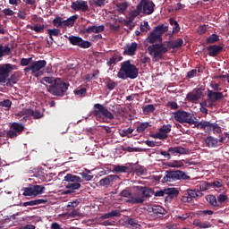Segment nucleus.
I'll return each instance as SVG.
<instances>
[{
    "instance_id": "obj_1",
    "label": "nucleus",
    "mask_w": 229,
    "mask_h": 229,
    "mask_svg": "<svg viewBox=\"0 0 229 229\" xmlns=\"http://www.w3.org/2000/svg\"><path fill=\"white\" fill-rule=\"evenodd\" d=\"M18 67L12 64H0V83L6 82V87H13L19 81L17 74L13 73L10 76V72L17 71ZM9 78V79H8Z\"/></svg>"
},
{
    "instance_id": "obj_2",
    "label": "nucleus",
    "mask_w": 229,
    "mask_h": 229,
    "mask_svg": "<svg viewBox=\"0 0 229 229\" xmlns=\"http://www.w3.org/2000/svg\"><path fill=\"white\" fill-rule=\"evenodd\" d=\"M139 76V69L131 61L127 60L121 63L120 69L117 73V78L120 80H135Z\"/></svg>"
},
{
    "instance_id": "obj_3",
    "label": "nucleus",
    "mask_w": 229,
    "mask_h": 229,
    "mask_svg": "<svg viewBox=\"0 0 229 229\" xmlns=\"http://www.w3.org/2000/svg\"><path fill=\"white\" fill-rule=\"evenodd\" d=\"M67 90H69V83L60 78L55 79L54 83L47 88V92L59 98H64L67 94Z\"/></svg>"
},
{
    "instance_id": "obj_4",
    "label": "nucleus",
    "mask_w": 229,
    "mask_h": 229,
    "mask_svg": "<svg viewBox=\"0 0 229 229\" xmlns=\"http://www.w3.org/2000/svg\"><path fill=\"white\" fill-rule=\"evenodd\" d=\"M92 114L96 117L97 121H100V123H107L108 119L110 121L115 119L114 114L101 104L94 105Z\"/></svg>"
},
{
    "instance_id": "obj_5",
    "label": "nucleus",
    "mask_w": 229,
    "mask_h": 229,
    "mask_svg": "<svg viewBox=\"0 0 229 229\" xmlns=\"http://www.w3.org/2000/svg\"><path fill=\"white\" fill-rule=\"evenodd\" d=\"M169 30V26L167 24H161L153 30L152 32H150L148 36V42L149 44H155V42H162V35L164 33H167Z\"/></svg>"
},
{
    "instance_id": "obj_6",
    "label": "nucleus",
    "mask_w": 229,
    "mask_h": 229,
    "mask_svg": "<svg viewBox=\"0 0 229 229\" xmlns=\"http://www.w3.org/2000/svg\"><path fill=\"white\" fill-rule=\"evenodd\" d=\"M148 51L153 56V62H159V60H162L164 55L167 53V47L160 44H154L148 47Z\"/></svg>"
},
{
    "instance_id": "obj_7",
    "label": "nucleus",
    "mask_w": 229,
    "mask_h": 229,
    "mask_svg": "<svg viewBox=\"0 0 229 229\" xmlns=\"http://www.w3.org/2000/svg\"><path fill=\"white\" fill-rule=\"evenodd\" d=\"M174 117L178 123H187L188 124H195L196 121H198V118L193 114L182 110L174 112Z\"/></svg>"
},
{
    "instance_id": "obj_8",
    "label": "nucleus",
    "mask_w": 229,
    "mask_h": 229,
    "mask_svg": "<svg viewBox=\"0 0 229 229\" xmlns=\"http://www.w3.org/2000/svg\"><path fill=\"white\" fill-rule=\"evenodd\" d=\"M47 65V62L46 60H38V61H34L30 63V64L23 69L24 72L26 74H35L36 72H38L39 71H42L44 67Z\"/></svg>"
},
{
    "instance_id": "obj_9",
    "label": "nucleus",
    "mask_w": 229,
    "mask_h": 229,
    "mask_svg": "<svg viewBox=\"0 0 229 229\" xmlns=\"http://www.w3.org/2000/svg\"><path fill=\"white\" fill-rule=\"evenodd\" d=\"M120 195L123 198H129L126 201H127V203H131L132 205H140V204L144 203V201H146L145 199L139 197V195H137V193L131 194V192H130V191H128V190L122 191L120 192Z\"/></svg>"
},
{
    "instance_id": "obj_10",
    "label": "nucleus",
    "mask_w": 229,
    "mask_h": 229,
    "mask_svg": "<svg viewBox=\"0 0 229 229\" xmlns=\"http://www.w3.org/2000/svg\"><path fill=\"white\" fill-rule=\"evenodd\" d=\"M30 22L32 25L29 26V28L31 30V31H35L36 33H43L44 30H46V25L40 23L44 22V19L37 16V14H34L31 17Z\"/></svg>"
},
{
    "instance_id": "obj_11",
    "label": "nucleus",
    "mask_w": 229,
    "mask_h": 229,
    "mask_svg": "<svg viewBox=\"0 0 229 229\" xmlns=\"http://www.w3.org/2000/svg\"><path fill=\"white\" fill-rule=\"evenodd\" d=\"M138 9L145 15H151L155 12V4L151 0H140Z\"/></svg>"
},
{
    "instance_id": "obj_12",
    "label": "nucleus",
    "mask_w": 229,
    "mask_h": 229,
    "mask_svg": "<svg viewBox=\"0 0 229 229\" xmlns=\"http://www.w3.org/2000/svg\"><path fill=\"white\" fill-rule=\"evenodd\" d=\"M24 131V126L19 123H10L9 131H7V137L9 139H17L21 133Z\"/></svg>"
},
{
    "instance_id": "obj_13",
    "label": "nucleus",
    "mask_w": 229,
    "mask_h": 229,
    "mask_svg": "<svg viewBox=\"0 0 229 229\" xmlns=\"http://www.w3.org/2000/svg\"><path fill=\"white\" fill-rule=\"evenodd\" d=\"M68 40L72 46H78V47H81L82 49H89L92 46L90 41L83 40V38L78 36H70L68 37Z\"/></svg>"
},
{
    "instance_id": "obj_14",
    "label": "nucleus",
    "mask_w": 229,
    "mask_h": 229,
    "mask_svg": "<svg viewBox=\"0 0 229 229\" xmlns=\"http://www.w3.org/2000/svg\"><path fill=\"white\" fill-rule=\"evenodd\" d=\"M204 141L207 148H219V146L225 144V137L217 139L213 136H208Z\"/></svg>"
},
{
    "instance_id": "obj_15",
    "label": "nucleus",
    "mask_w": 229,
    "mask_h": 229,
    "mask_svg": "<svg viewBox=\"0 0 229 229\" xmlns=\"http://www.w3.org/2000/svg\"><path fill=\"white\" fill-rule=\"evenodd\" d=\"M171 131V125H163L158 132L151 134L152 139H159V140H164L167 139V134Z\"/></svg>"
},
{
    "instance_id": "obj_16",
    "label": "nucleus",
    "mask_w": 229,
    "mask_h": 229,
    "mask_svg": "<svg viewBox=\"0 0 229 229\" xmlns=\"http://www.w3.org/2000/svg\"><path fill=\"white\" fill-rule=\"evenodd\" d=\"M72 10H74V12H89V4L87 1L83 0H77L75 2L72 3L71 5Z\"/></svg>"
},
{
    "instance_id": "obj_17",
    "label": "nucleus",
    "mask_w": 229,
    "mask_h": 229,
    "mask_svg": "<svg viewBox=\"0 0 229 229\" xmlns=\"http://www.w3.org/2000/svg\"><path fill=\"white\" fill-rule=\"evenodd\" d=\"M194 128H197L198 130H204L206 131V133H210L214 128V123H210L208 121H200L198 122L196 120V123H194Z\"/></svg>"
},
{
    "instance_id": "obj_18",
    "label": "nucleus",
    "mask_w": 229,
    "mask_h": 229,
    "mask_svg": "<svg viewBox=\"0 0 229 229\" xmlns=\"http://www.w3.org/2000/svg\"><path fill=\"white\" fill-rule=\"evenodd\" d=\"M19 115H28L29 117H33V119H42L44 117V113L38 110H33L31 108L23 109L20 112Z\"/></svg>"
},
{
    "instance_id": "obj_19",
    "label": "nucleus",
    "mask_w": 229,
    "mask_h": 229,
    "mask_svg": "<svg viewBox=\"0 0 229 229\" xmlns=\"http://www.w3.org/2000/svg\"><path fill=\"white\" fill-rule=\"evenodd\" d=\"M203 96V91L201 89H193L191 92H189L186 96V99L190 101V103H198L201 97Z\"/></svg>"
},
{
    "instance_id": "obj_20",
    "label": "nucleus",
    "mask_w": 229,
    "mask_h": 229,
    "mask_svg": "<svg viewBox=\"0 0 229 229\" xmlns=\"http://www.w3.org/2000/svg\"><path fill=\"white\" fill-rule=\"evenodd\" d=\"M138 47H139V45H137V43L135 42L128 44L123 48V55L125 56H133V55L137 53Z\"/></svg>"
},
{
    "instance_id": "obj_21",
    "label": "nucleus",
    "mask_w": 229,
    "mask_h": 229,
    "mask_svg": "<svg viewBox=\"0 0 229 229\" xmlns=\"http://www.w3.org/2000/svg\"><path fill=\"white\" fill-rule=\"evenodd\" d=\"M136 189L139 192H140L141 197L140 198H142V199H144V198H152L153 195L155 194V191L148 187L137 186Z\"/></svg>"
},
{
    "instance_id": "obj_22",
    "label": "nucleus",
    "mask_w": 229,
    "mask_h": 229,
    "mask_svg": "<svg viewBox=\"0 0 229 229\" xmlns=\"http://www.w3.org/2000/svg\"><path fill=\"white\" fill-rule=\"evenodd\" d=\"M116 180H119V176L111 174L101 179L98 183L101 187H107V185H112Z\"/></svg>"
},
{
    "instance_id": "obj_23",
    "label": "nucleus",
    "mask_w": 229,
    "mask_h": 229,
    "mask_svg": "<svg viewBox=\"0 0 229 229\" xmlns=\"http://www.w3.org/2000/svg\"><path fill=\"white\" fill-rule=\"evenodd\" d=\"M123 60V55L119 52H115L112 55L109 60L106 62L107 67H114V65H117L118 62Z\"/></svg>"
},
{
    "instance_id": "obj_24",
    "label": "nucleus",
    "mask_w": 229,
    "mask_h": 229,
    "mask_svg": "<svg viewBox=\"0 0 229 229\" xmlns=\"http://www.w3.org/2000/svg\"><path fill=\"white\" fill-rule=\"evenodd\" d=\"M105 31V25H92L85 29L82 32L90 35V33H103Z\"/></svg>"
},
{
    "instance_id": "obj_25",
    "label": "nucleus",
    "mask_w": 229,
    "mask_h": 229,
    "mask_svg": "<svg viewBox=\"0 0 229 229\" xmlns=\"http://www.w3.org/2000/svg\"><path fill=\"white\" fill-rule=\"evenodd\" d=\"M208 98L210 99V101H212V103H216V101H219L220 99H223V98H225V95H223V92L208 89Z\"/></svg>"
},
{
    "instance_id": "obj_26",
    "label": "nucleus",
    "mask_w": 229,
    "mask_h": 229,
    "mask_svg": "<svg viewBox=\"0 0 229 229\" xmlns=\"http://www.w3.org/2000/svg\"><path fill=\"white\" fill-rule=\"evenodd\" d=\"M208 55L215 58L217 56L221 51H223V47L217 45H210L208 47Z\"/></svg>"
},
{
    "instance_id": "obj_27",
    "label": "nucleus",
    "mask_w": 229,
    "mask_h": 229,
    "mask_svg": "<svg viewBox=\"0 0 229 229\" xmlns=\"http://www.w3.org/2000/svg\"><path fill=\"white\" fill-rule=\"evenodd\" d=\"M64 182H67L68 183H82L83 179L78 175H74L72 174H67L64 176Z\"/></svg>"
},
{
    "instance_id": "obj_28",
    "label": "nucleus",
    "mask_w": 229,
    "mask_h": 229,
    "mask_svg": "<svg viewBox=\"0 0 229 229\" xmlns=\"http://www.w3.org/2000/svg\"><path fill=\"white\" fill-rule=\"evenodd\" d=\"M173 178L174 180H191V176L180 170H173Z\"/></svg>"
},
{
    "instance_id": "obj_29",
    "label": "nucleus",
    "mask_w": 229,
    "mask_h": 229,
    "mask_svg": "<svg viewBox=\"0 0 229 229\" xmlns=\"http://www.w3.org/2000/svg\"><path fill=\"white\" fill-rule=\"evenodd\" d=\"M156 180H157V182H162V183L171 182V180H173V171H166L165 175L157 176Z\"/></svg>"
},
{
    "instance_id": "obj_30",
    "label": "nucleus",
    "mask_w": 229,
    "mask_h": 229,
    "mask_svg": "<svg viewBox=\"0 0 229 229\" xmlns=\"http://www.w3.org/2000/svg\"><path fill=\"white\" fill-rule=\"evenodd\" d=\"M167 194L170 198H173V188H165L164 190H160L157 191H154V196L156 198H162Z\"/></svg>"
},
{
    "instance_id": "obj_31",
    "label": "nucleus",
    "mask_w": 229,
    "mask_h": 229,
    "mask_svg": "<svg viewBox=\"0 0 229 229\" xmlns=\"http://www.w3.org/2000/svg\"><path fill=\"white\" fill-rule=\"evenodd\" d=\"M42 203H47V200L44 199H38L23 202L21 204V207H35V205H42Z\"/></svg>"
},
{
    "instance_id": "obj_32",
    "label": "nucleus",
    "mask_w": 229,
    "mask_h": 229,
    "mask_svg": "<svg viewBox=\"0 0 229 229\" xmlns=\"http://www.w3.org/2000/svg\"><path fill=\"white\" fill-rule=\"evenodd\" d=\"M187 194L191 199H192V198L199 199L203 197V192L199 191V190H188Z\"/></svg>"
},
{
    "instance_id": "obj_33",
    "label": "nucleus",
    "mask_w": 229,
    "mask_h": 229,
    "mask_svg": "<svg viewBox=\"0 0 229 229\" xmlns=\"http://www.w3.org/2000/svg\"><path fill=\"white\" fill-rule=\"evenodd\" d=\"M65 189H70L72 192H76V191H80L81 189V182H68L64 183Z\"/></svg>"
},
{
    "instance_id": "obj_34",
    "label": "nucleus",
    "mask_w": 229,
    "mask_h": 229,
    "mask_svg": "<svg viewBox=\"0 0 229 229\" xmlns=\"http://www.w3.org/2000/svg\"><path fill=\"white\" fill-rule=\"evenodd\" d=\"M150 212H152L153 214H155V216H163L164 212H165V209H164V208H162L161 206H151L149 208Z\"/></svg>"
},
{
    "instance_id": "obj_35",
    "label": "nucleus",
    "mask_w": 229,
    "mask_h": 229,
    "mask_svg": "<svg viewBox=\"0 0 229 229\" xmlns=\"http://www.w3.org/2000/svg\"><path fill=\"white\" fill-rule=\"evenodd\" d=\"M114 173H130V166L114 165L113 166Z\"/></svg>"
},
{
    "instance_id": "obj_36",
    "label": "nucleus",
    "mask_w": 229,
    "mask_h": 229,
    "mask_svg": "<svg viewBox=\"0 0 229 229\" xmlns=\"http://www.w3.org/2000/svg\"><path fill=\"white\" fill-rule=\"evenodd\" d=\"M126 225H130V228L132 229H139L140 228V225H139V220L135 219V218H128L125 221Z\"/></svg>"
},
{
    "instance_id": "obj_37",
    "label": "nucleus",
    "mask_w": 229,
    "mask_h": 229,
    "mask_svg": "<svg viewBox=\"0 0 229 229\" xmlns=\"http://www.w3.org/2000/svg\"><path fill=\"white\" fill-rule=\"evenodd\" d=\"M104 82H105V85H106L107 90H114V89H115V87H117V82L114 81L110 78H106L104 81Z\"/></svg>"
},
{
    "instance_id": "obj_38",
    "label": "nucleus",
    "mask_w": 229,
    "mask_h": 229,
    "mask_svg": "<svg viewBox=\"0 0 229 229\" xmlns=\"http://www.w3.org/2000/svg\"><path fill=\"white\" fill-rule=\"evenodd\" d=\"M73 94L77 96V98H85L87 96V88L79 87L73 90Z\"/></svg>"
},
{
    "instance_id": "obj_39",
    "label": "nucleus",
    "mask_w": 229,
    "mask_h": 229,
    "mask_svg": "<svg viewBox=\"0 0 229 229\" xmlns=\"http://www.w3.org/2000/svg\"><path fill=\"white\" fill-rule=\"evenodd\" d=\"M78 14H74L68 18L67 20L64 21V27L65 26H74V22L78 20Z\"/></svg>"
},
{
    "instance_id": "obj_40",
    "label": "nucleus",
    "mask_w": 229,
    "mask_h": 229,
    "mask_svg": "<svg viewBox=\"0 0 229 229\" xmlns=\"http://www.w3.org/2000/svg\"><path fill=\"white\" fill-rule=\"evenodd\" d=\"M131 133H133V128L129 127L128 129H122L119 131V135L121 137H128V139H130V135H131Z\"/></svg>"
},
{
    "instance_id": "obj_41",
    "label": "nucleus",
    "mask_w": 229,
    "mask_h": 229,
    "mask_svg": "<svg viewBox=\"0 0 229 229\" xmlns=\"http://www.w3.org/2000/svg\"><path fill=\"white\" fill-rule=\"evenodd\" d=\"M207 201L211 205V207H219V204L217 203V199L215 195H208L206 196Z\"/></svg>"
},
{
    "instance_id": "obj_42",
    "label": "nucleus",
    "mask_w": 229,
    "mask_h": 229,
    "mask_svg": "<svg viewBox=\"0 0 229 229\" xmlns=\"http://www.w3.org/2000/svg\"><path fill=\"white\" fill-rule=\"evenodd\" d=\"M116 10L119 13H124L128 10V3H118L116 4Z\"/></svg>"
},
{
    "instance_id": "obj_43",
    "label": "nucleus",
    "mask_w": 229,
    "mask_h": 229,
    "mask_svg": "<svg viewBox=\"0 0 229 229\" xmlns=\"http://www.w3.org/2000/svg\"><path fill=\"white\" fill-rule=\"evenodd\" d=\"M47 33L49 35L50 39L52 40L50 44H53V41L55 40L53 38V37H59L60 30H58V29H49V30H47Z\"/></svg>"
},
{
    "instance_id": "obj_44",
    "label": "nucleus",
    "mask_w": 229,
    "mask_h": 229,
    "mask_svg": "<svg viewBox=\"0 0 229 229\" xmlns=\"http://www.w3.org/2000/svg\"><path fill=\"white\" fill-rule=\"evenodd\" d=\"M32 189L34 191V196H38V194H44V191H46V187L42 185H32Z\"/></svg>"
},
{
    "instance_id": "obj_45",
    "label": "nucleus",
    "mask_w": 229,
    "mask_h": 229,
    "mask_svg": "<svg viewBox=\"0 0 229 229\" xmlns=\"http://www.w3.org/2000/svg\"><path fill=\"white\" fill-rule=\"evenodd\" d=\"M81 177L86 181V182H90L92 178H94V175H90V170L85 168L82 173H81Z\"/></svg>"
},
{
    "instance_id": "obj_46",
    "label": "nucleus",
    "mask_w": 229,
    "mask_h": 229,
    "mask_svg": "<svg viewBox=\"0 0 229 229\" xmlns=\"http://www.w3.org/2000/svg\"><path fill=\"white\" fill-rule=\"evenodd\" d=\"M173 153H178L179 155H189V149L182 147H174Z\"/></svg>"
},
{
    "instance_id": "obj_47",
    "label": "nucleus",
    "mask_w": 229,
    "mask_h": 229,
    "mask_svg": "<svg viewBox=\"0 0 229 229\" xmlns=\"http://www.w3.org/2000/svg\"><path fill=\"white\" fill-rule=\"evenodd\" d=\"M11 51L12 49H10V47L0 45V58L6 56V55H10Z\"/></svg>"
},
{
    "instance_id": "obj_48",
    "label": "nucleus",
    "mask_w": 229,
    "mask_h": 229,
    "mask_svg": "<svg viewBox=\"0 0 229 229\" xmlns=\"http://www.w3.org/2000/svg\"><path fill=\"white\" fill-rule=\"evenodd\" d=\"M149 127V123L144 122L141 123L140 125L137 126L136 131L138 133H144L146 130Z\"/></svg>"
},
{
    "instance_id": "obj_49",
    "label": "nucleus",
    "mask_w": 229,
    "mask_h": 229,
    "mask_svg": "<svg viewBox=\"0 0 229 229\" xmlns=\"http://www.w3.org/2000/svg\"><path fill=\"white\" fill-rule=\"evenodd\" d=\"M153 112H155V106L153 104L143 106V114H145V115H148V114H153Z\"/></svg>"
},
{
    "instance_id": "obj_50",
    "label": "nucleus",
    "mask_w": 229,
    "mask_h": 229,
    "mask_svg": "<svg viewBox=\"0 0 229 229\" xmlns=\"http://www.w3.org/2000/svg\"><path fill=\"white\" fill-rule=\"evenodd\" d=\"M52 23L55 28H64V21H62V17H55Z\"/></svg>"
},
{
    "instance_id": "obj_51",
    "label": "nucleus",
    "mask_w": 229,
    "mask_h": 229,
    "mask_svg": "<svg viewBox=\"0 0 229 229\" xmlns=\"http://www.w3.org/2000/svg\"><path fill=\"white\" fill-rule=\"evenodd\" d=\"M33 58L29 57V58H21V67H30V64L31 65Z\"/></svg>"
},
{
    "instance_id": "obj_52",
    "label": "nucleus",
    "mask_w": 229,
    "mask_h": 229,
    "mask_svg": "<svg viewBox=\"0 0 229 229\" xmlns=\"http://www.w3.org/2000/svg\"><path fill=\"white\" fill-rule=\"evenodd\" d=\"M215 42H219V36L212 34L208 38L207 44H215Z\"/></svg>"
},
{
    "instance_id": "obj_53",
    "label": "nucleus",
    "mask_w": 229,
    "mask_h": 229,
    "mask_svg": "<svg viewBox=\"0 0 229 229\" xmlns=\"http://www.w3.org/2000/svg\"><path fill=\"white\" fill-rule=\"evenodd\" d=\"M226 199H228V196H226L225 194H220L216 200L218 207L219 208L223 207V203H225V201H226Z\"/></svg>"
},
{
    "instance_id": "obj_54",
    "label": "nucleus",
    "mask_w": 229,
    "mask_h": 229,
    "mask_svg": "<svg viewBox=\"0 0 229 229\" xmlns=\"http://www.w3.org/2000/svg\"><path fill=\"white\" fill-rule=\"evenodd\" d=\"M183 46V39L177 38L173 41V49H178L179 47H182Z\"/></svg>"
},
{
    "instance_id": "obj_55",
    "label": "nucleus",
    "mask_w": 229,
    "mask_h": 229,
    "mask_svg": "<svg viewBox=\"0 0 229 229\" xmlns=\"http://www.w3.org/2000/svg\"><path fill=\"white\" fill-rule=\"evenodd\" d=\"M212 187L211 182H203L199 185V191L202 192L203 191H208Z\"/></svg>"
},
{
    "instance_id": "obj_56",
    "label": "nucleus",
    "mask_w": 229,
    "mask_h": 229,
    "mask_svg": "<svg viewBox=\"0 0 229 229\" xmlns=\"http://www.w3.org/2000/svg\"><path fill=\"white\" fill-rule=\"evenodd\" d=\"M140 13H142V11L140 9H139V5H137L136 10L131 11L130 17L131 19H135V17H139V15H140Z\"/></svg>"
},
{
    "instance_id": "obj_57",
    "label": "nucleus",
    "mask_w": 229,
    "mask_h": 229,
    "mask_svg": "<svg viewBox=\"0 0 229 229\" xmlns=\"http://www.w3.org/2000/svg\"><path fill=\"white\" fill-rule=\"evenodd\" d=\"M144 143L149 148H156V146H160L162 142L160 141H153V140H145Z\"/></svg>"
},
{
    "instance_id": "obj_58",
    "label": "nucleus",
    "mask_w": 229,
    "mask_h": 229,
    "mask_svg": "<svg viewBox=\"0 0 229 229\" xmlns=\"http://www.w3.org/2000/svg\"><path fill=\"white\" fill-rule=\"evenodd\" d=\"M23 196H35V191H33V186L25 188Z\"/></svg>"
},
{
    "instance_id": "obj_59",
    "label": "nucleus",
    "mask_w": 229,
    "mask_h": 229,
    "mask_svg": "<svg viewBox=\"0 0 229 229\" xmlns=\"http://www.w3.org/2000/svg\"><path fill=\"white\" fill-rule=\"evenodd\" d=\"M134 173H136V174H140V175L145 174L146 168L144 166H140V165L136 166L134 169Z\"/></svg>"
},
{
    "instance_id": "obj_60",
    "label": "nucleus",
    "mask_w": 229,
    "mask_h": 229,
    "mask_svg": "<svg viewBox=\"0 0 229 229\" xmlns=\"http://www.w3.org/2000/svg\"><path fill=\"white\" fill-rule=\"evenodd\" d=\"M181 28L180 24H178V21H173V33H179Z\"/></svg>"
},
{
    "instance_id": "obj_61",
    "label": "nucleus",
    "mask_w": 229,
    "mask_h": 229,
    "mask_svg": "<svg viewBox=\"0 0 229 229\" xmlns=\"http://www.w3.org/2000/svg\"><path fill=\"white\" fill-rule=\"evenodd\" d=\"M173 167L174 168H180V167H183V160H174L173 161Z\"/></svg>"
},
{
    "instance_id": "obj_62",
    "label": "nucleus",
    "mask_w": 229,
    "mask_h": 229,
    "mask_svg": "<svg viewBox=\"0 0 229 229\" xmlns=\"http://www.w3.org/2000/svg\"><path fill=\"white\" fill-rule=\"evenodd\" d=\"M212 131H213V133H215V134H219V133H221L223 131L221 130V127L218 126V124H217L216 123H214Z\"/></svg>"
},
{
    "instance_id": "obj_63",
    "label": "nucleus",
    "mask_w": 229,
    "mask_h": 229,
    "mask_svg": "<svg viewBox=\"0 0 229 229\" xmlns=\"http://www.w3.org/2000/svg\"><path fill=\"white\" fill-rule=\"evenodd\" d=\"M211 183V187H213V189H221V187H223V182L221 181H214Z\"/></svg>"
},
{
    "instance_id": "obj_64",
    "label": "nucleus",
    "mask_w": 229,
    "mask_h": 229,
    "mask_svg": "<svg viewBox=\"0 0 229 229\" xmlns=\"http://www.w3.org/2000/svg\"><path fill=\"white\" fill-rule=\"evenodd\" d=\"M0 106H4L5 108H10L12 106V101L10 99H5L0 102Z\"/></svg>"
}]
</instances>
